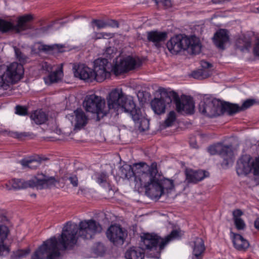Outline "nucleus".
Wrapping results in <instances>:
<instances>
[{
	"mask_svg": "<svg viewBox=\"0 0 259 259\" xmlns=\"http://www.w3.org/2000/svg\"><path fill=\"white\" fill-rule=\"evenodd\" d=\"M15 53L17 59L20 62L24 63L26 61L27 57L21 52L20 49L15 48Z\"/></svg>",
	"mask_w": 259,
	"mask_h": 259,
	"instance_id": "nucleus-42",
	"label": "nucleus"
},
{
	"mask_svg": "<svg viewBox=\"0 0 259 259\" xmlns=\"http://www.w3.org/2000/svg\"><path fill=\"white\" fill-rule=\"evenodd\" d=\"M134 169L131 165L125 163L119 168V176L122 178L130 179L134 177Z\"/></svg>",
	"mask_w": 259,
	"mask_h": 259,
	"instance_id": "nucleus-37",
	"label": "nucleus"
},
{
	"mask_svg": "<svg viewBox=\"0 0 259 259\" xmlns=\"http://www.w3.org/2000/svg\"><path fill=\"white\" fill-rule=\"evenodd\" d=\"M174 187L173 180L166 178L159 179L157 178L156 183L151 185L150 196L159 198L164 193L165 190H172Z\"/></svg>",
	"mask_w": 259,
	"mask_h": 259,
	"instance_id": "nucleus-11",
	"label": "nucleus"
},
{
	"mask_svg": "<svg viewBox=\"0 0 259 259\" xmlns=\"http://www.w3.org/2000/svg\"><path fill=\"white\" fill-rule=\"evenodd\" d=\"M70 65H84V64H80V63H78V64H75V63H73V64H72V63H70Z\"/></svg>",
	"mask_w": 259,
	"mask_h": 259,
	"instance_id": "nucleus-55",
	"label": "nucleus"
},
{
	"mask_svg": "<svg viewBox=\"0 0 259 259\" xmlns=\"http://www.w3.org/2000/svg\"><path fill=\"white\" fill-rule=\"evenodd\" d=\"M98 35H101V37L103 38H112L114 36L113 33L107 32H101L99 33Z\"/></svg>",
	"mask_w": 259,
	"mask_h": 259,
	"instance_id": "nucleus-49",
	"label": "nucleus"
},
{
	"mask_svg": "<svg viewBox=\"0 0 259 259\" xmlns=\"http://www.w3.org/2000/svg\"><path fill=\"white\" fill-rule=\"evenodd\" d=\"M114 65H118L116 63ZM119 65H142L138 57L127 56L124 58Z\"/></svg>",
	"mask_w": 259,
	"mask_h": 259,
	"instance_id": "nucleus-38",
	"label": "nucleus"
},
{
	"mask_svg": "<svg viewBox=\"0 0 259 259\" xmlns=\"http://www.w3.org/2000/svg\"><path fill=\"white\" fill-rule=\"evenodd\" d=\"M139 128L142 132H144L148 130L149 128V121L146 119H142L140 121Z\"/></svg>",
	"mask_w": 259,
	"mask_h": 259,
	"instance_id": "nucleus-45",
	"label": "nucleus"
},
{
	"mask_svg": "<svg viewBox=\"0 0 259 259\" xmlns=\"http://www.w3.org/2000/svg\"><path fill=\"white\" fill-rule=\"evenodd\" d=\"M166 47L172 54H177L182 50H187L192 54L196 55L201 51V44L195 36L188 37L178 34L168 40Z\"/></svg>",
	"mask_w": 259,
	"mask_h": 259,
	"instance_id": "nucleus-3",
	"label": "nucleus"
},
{
	"mask_svg": "<svg viewBox=\"0 0 259 259\" xmlns=\"http://www.w3.org/2000/svg\"><path fill=\"white\" fill-rule=\"evenodd\" d=\"M114 49L111 47L107 48L104 53L105 57H100L96 59L94 62L93 65H108L109 60L114 57Z\"/></svg>",
	"mask_w": 259,
	"mask_h": 259,
	"instance_id": "nucleus-33",
	"label": "nucleus"
},
{
	"mask_svg": "<svg viewBox=\"0 0 259 259\" xmlns=\"http://www.w3.org/2000/svg\"><path fill=\"white\" fill-rule=\"evenodd\" d=\"M157 163L153 162L150 167V169L142 173L137 177L141 185L143 186L146 189V192L150 195V189L151 185L156 183L157 175Z\"/></svg>",
	"mask_w": 259,
	"mask_h": 259,
	"instance_id": "nucleus-12",
	"label": "nucleus"
},
{
	"mask_svg": "<svg viewBox=\"0 0 259 259\" xmlns=\"http://www.w3.org/2000/svg\"><path fill=\"white\" fill-rule=\"evenodd\" d=\"M205 65H211V64L209 63V62H204Z\"/></svg>",
	"mask_w": 259,
	"mask_h": 259,
	"instance_id": "nucleus-56",
	"label": "nucleus"
},
{
	"mask_svg": "<svg viewBox=\"0 0 259 259\" xmlns=\"http://www.w3.org/2000/svg\"><path fill=\"white\" fill-rule=\"evenodd\" d=\"M45 65H47L48 64L46 62Z\"/></svg>",
	"mask_w": 259,
	"mask_h": 259,
	"instance_id": "nucleus-59",
	"label": "nucleus"
},
{
	"mask_svg": "<svg viewBox=\"0 0 259 259\" xmlns=\"http://www.w3.org/2000/svg\"><path fill=\"white\" fill-rule=\"evenodd\" d=\"M235 46L241 52H248L251 47V42L250 39L243 36L236 40Z\"/></svg>",
	"mask_w": 259,
	"mask_h": 259,
	"instance_id": "nucleus-31",
	"label": "nucleus"
},
{
	"mask_svg": "<svg viewBox=\"0 0 259 259\" xmlns=\"http://www.w3.org/2000/svg\"><path fill=\"white\" fill-rule=\"evenodd\" d=\"M106 235L108 239L114 245H120L123 244L127 234L120 226L111 225L107 230Z\"/></svg>",
	"mask_w": 259,
	"mask_h": 259,
	"instance_id": "nucleus-15",
	"label": "nucleus"
},
{
	"mask_svg": "<svg viewBox=\"0 0 259 259\" xmlns=\"http://www.w3.org/2000/svg\"><path fill=\"white\" fill-rule=\"evenodd\" d=\"M97 182L99 184H102L103 183L106 182L107 179V175L104 173H101L98 175L97 177Z\"/></svg>",
	"mask_w": 259,
	"mask_h": 259,
	"instance_id": "nucleus-46",
	"label": "nucleus"
},
{
	"mask_svg": "<svg viewBox=\"0 0 259 259\" xmlns=\"http://www.w3.org/2000/svg\"><path fill=\"white\" fill-rule=\"evenodd\" d=\"M147 37L149 41L153 42L156 47H158L160 42L166 39L167 33L165 31L152 30L147 32Z\"/></svg>",
	"mask_w": 259,
	"mask_h": 259,
	"instance_id": "nucleus-22",
	"label": "nucleus"
},
{
	"mask_svg": "<svg viewBox=\"0 0 259 259\" xmlns=\"http://www.w3.org/2000/svg\"><path fill=\"white\" fill-rule=\"evenodd\" d=\"M150 166H149L145 162H139L134 163L133 164L134 169V176L135 177V179L137 181V177H139L140 175L144 173L147 170L150 169Z\"/></svg>",
	"mask_w": 259,
	"mask_h": 259,
	"instance_id": "nucleus-36",
	"label": "nucleus"
},
{
	"mask_svg": "<svg viewBox=\"0 0 259 259\" xmlns=\"http://www.w3.org/2000/svg\"><path fill=\"white\" fill-rule=\"evenodd\" d=\"M92 23L95 25L98 29L106 27L118 28L119 27L118 21L113 19H93Z\"/></svg>",
	"mask_w": 259,
	"mask_h": 259,
	"instance_id": "nucleus-29",
	"label": "nucleus"
},
{
	"mask_svg": "<svg viewBox=\"0 0 259 259\" xmlns=\"http://www.w3.org/2000/svg\"><path fill=\"white\" fill-rule=\"evenodd\" d=\"M208 151L211 155L219 154L224 159L223 163L225 165H228L232 162L233 152L231 145L218 144L209 147Z\"/></svg>",
	"mask_w": 259,
	"mask_h": 259,
	"instance_id": "nucleus-13",
	"label": "nucleus"
},
{
	"mask_svg": "<svg viewBox=\"0 0 259 259\" xmlns=\"http://www.w3.org/2000/svg\"><path fill=\"white\" fill-rule=\"evenodd\" d=\"M161 93L163 96L167 97L168 104L172 101L175 103L176 109L178 112L192 114L194 111V103L191 98L180 100L178 95L174 91H168L165 89H161Z\"/></svg>",
	"mask_w": 259,
	"mask_h": 259,
	"instance_id": "nucleus-9",
	"label": "nucleus"
},
{
	"mask_svg": "<svg viewBox=\"0 0 259 259\" xmlns=\"http://www.w3.org/2000/svg\"><path fill=\"white\" fill-rule=\"evenodd\" d=\"M13 136L17 137V138H21L22 137L26 136L25 133H19L18 132H15L13 133Z\"/></svg>",
	"mask_w": 259,
	"mask_h": 259,
	"instance_id": "nucleus-51",
	"label": "nucleus"
},
{
	"mask_svg": "<svg viewBox=\"0 0 259 259\" xmlns=\"http://www.w3.org/2000/svg\"><path fill=\"white\" fill-rule=\"evenodd\" d=\"M64 45L54 44L52 45H47L38 44L37 50L39 52H44L46 53L55 54L63 53L65 51Z\"/></svg>",
	"mask_w": 259,
	"mask_h": 259,
	"instance_id": "nucleus-23",
	"label": "nucleus"
},
{
	"mask_svg": "<svg viewBox=\"0 0 259 259\" xmlns=\"http://www.w3.org/2000/svg\"><path fill=\"white\" fill-rule=\"evenodd\" d=\"M20 163L24 167H28L31 169H35L40 165V162L36 160L23 159Z\"/></svg>",
	"mask_w": 259,
	"mask_h": 259,
	"instance_id": "nucleus-40",
	"label": "nucleus"
},
{
	"mask_svg": "<svg viewBox=\"0 0 259 259\" xmlns=\"http://www.w3.org/2000/svg\"><path fill=\"white\" fill-rule=\"evenodd\" d=\"M74 75L84 80L92 81L94 80L93 67L90 68L88 66H74L73 68Z\"/></svg>",
	"mask_w": 259,
	"mask_h": 259,
	"instance_id": "nucleus-17",
	"label": "nucleus"
},
{
	"mask_svg": "<svg viewBox=\"0 0 259 259\" xmlns=\"http://www.w3.org/2000/svg\"><path fill=\"white\" fill-rule=\"evenodd\" d=\"M179 232L173 230L165 238H162L154 233H144L141 236V241L145 249L156 251L157 254L154 257L159 258L160 251L171 241L179 237Z\"/></svg>",
	"mask_w": 259,
	"mask_h": 259,
	"instance_id": "nucleus-5",
	"label": "nucleus"
},
{
	"mask_svg": "<svg viewBox=\"0 0 259 259\" xmlns=\"http://www.w3.org/2000/svg\"><path fill=\"white\" fill-rule=\"evenodd\" d=\"M8 233V228L5 225H0V256L6 255L9 253V248L4 244Z\"/></svg>",
	"mask_w": 259,
	"mask_h": 259,
	"instance_id": "nucleus-24",
	"label": "nucleus"
},
{
	"mask_svg": "<svg viewBox=\"0 0 259 259\" xmlns=\"http://www.w3.org/2000/svg\"><path fill=\"white\" fill-rule=\"evenodd\" d=\"M15 113L20 115H25L28 113L27 108L26 107L17 105L15 107Z\"/></svg>",
	"mask_w": 259,
	"mask_h": 259,
	"instance_id": "nucleus-43",
	"label": "nucleus"
},
{
	"mask_svg": "<svg viewBox=\"0 0 259 259\" xmlns=\"http://www.w3.org/2000/svg\"><path fill=\"white\" fill-rule=\"evenodd\" d=\"M107 105L105 100L101 96L95 94L87 95L83 103V107L88 112L96 113L99 120L110 111L124 112L129 113L135 122L140 120V111L136 108L133 101H127V98L121 89L112 90L106 97Z\"/></svg>",
	"mask_w": 259,
	"mask_h": 259,
	"instance_id": "nucleus-2",
	"label": "nucleus"
},
{
	"mask_svg": "<svg viewBox=\"0 0 259 259\" xmlns=\"http://www.w3.org/2000/svg\"><path fill=\"white\" fill-rule=\"evenodd\" d=\"M109 66H93L95 73L94 80L98 82H102L105 79L109 78L112 73L118 76L130 71L136 70L140 66H111V68L106 67Z\"/></svg>",
	"mask_w": 259,
	"mask_h": 259,
	"instance_id": "nucleus-8",
	"label": "nucleus"
},
{
	"mask_svg": "<svg viewBox=\"0 0 259 259\" xmlns=\"http://www.w3.org/2000/svg\"><path fill=\"white\" fill-rule=\"evenodd\" d=\"M255 102V101L253 99H248L245 101L242 104V106L240 107L236 104H232L233 105H235L237 107V110H236V111H234V112L233 111L232 112H230V115L233 114L240 111L246 110V109L254 105Z\"/></svg>",
	"mask_w": 259,
	"mask_h": 259,
	"instance_id": "nucleus-39",
	"label": "nucleus"
},
{
	"mask_svg": "<svg viewBox=\"0 0 259 259\" xmlns=\"http://www.w3.org/2000/svg\"><path fill=\"white\" fill-rule=\"evenodd\" d=\"M254 227L257 229H259V222H258L257 219L254 222Z\"/></svg>",
	"mask_w": 259,
	"mask_h": 259,
	"instance_id": "nucleus-53",
	"label": "nucleus"
},
{
	"mask_svg": "<svg viewBox=\"0 0 259 259\" xmlns=\"http://www.w3.org/2000/svg\"><path fill=\"white\" fill-rule=\"evenodd\" d=\"M213 66H200L188 74L189 77L203 80L211 76L214 72Z\"/></svg>",
	"mask_w": 259,
	"mask_h": 259,
	"instance_id": "nucleus-18",
	"label": "nucleus"
},
{
	"mask_svg": "<svg viewBox=\"0 0 259 259\" xmlns=\"http://www.w3.org/2000/svg\"><path fill=\"white\" fill-rule=\"evenodd\" d=\"M6 187L8 188V190H11V188H8V185H6Z\"/></svg>",
	"mask_w": 259,
	"mask_h": 259,
	"instance_id": "nucleus-58",
	"label": "nucleus"
},
{
	"mask_svg": "<svg viewBox=\"0 0 259 259\" xmlns=\"http://www.w3.org/2000/svg\"><path fill=\"white\" fill-rule=\"evenodd\" d=\"M125 257L126 259H143L144 253L141 248L133 247L126 251Z\"/></svg>",
	"mask_w": 259,
	"mask_h": 259,
	"instance_id": "nucleus-32",
	"label": "nucleus"
},
{
	"mask_svg": "<svg viewBox=\"0 0 259 259\" xmlns=\"http://www.w3.org/2000/svg\"><path fill=\"white\" fill-rule=\"evenodd\" d=\"M103 38V37H101V35H99V36L97 37V38H98V39H100V38Z\"/></svg>",
	"mask_w": 259,
	"mask_h": 259,
	"instance_id": "nucleus-57",
	"label": "nucleus"
},
{
	"mask_svg": "<svg viewBox=\"0 0 259 259\" xmlns=\"http://www.w3.org/2000/svg\"><path fill=\"white\" fill-rule=\"evenodd\" d=\"M60 65H64V64L63 63H61Z\"/></svg>",
	"mask_w": 259,
	"mask_h": 259,
	"instance_id": "nucleus-60",
	"label": "nucleus"
},
{
	"mask_svg": "<svg viewBox=\"0 0 259 259\" xmlns=\"http://www.w3.org/2000/svg\"><path fill=\"white\" fill-rule=\"evenodd\" d=\"M9 65H21V63H18L17 62H13V63H12L11 64H10Z\"/></svg>",
	"mask_w": 259,
	"mask_h": 259,
	"instance_id": "nucleus-54",
	"label": "nucleus"
},
{
	"mask_svg": "<svg viewBox=\"0 0 259 259\" xmlns=\"http://www.w3.org/2000/svg\"><path fill=\"white\" fill-rule=\"evenodd\" d=\"M236 171L239 176L252 174V178L256 185L259 184V156H242L237 161Z\"/></svg>",
	"mask_w": 259,
	"mask_h": 259,
	"instance_id": "nucleus-6",
	"label": "nucleus"
},
{
	"mask_svg": "<svg viewBox=\"0 0 259 259\" xmlns=\"http://www.w3.org/2000/svg\"><path fill=\"white\" fill-rule=\"evenodd\" d=\"M75 115V128L80 129L86 125L88 118L84 112L80 109H77L74 111Z\"/></svg>",
	"mask_w": 259,
	"mask_h": 259,
	"instance_id": "nucleus-28",
	"label": "nucleus"
},
{
	"mask_svg": "<svg viewBox=\"0 0 259 259\" xmlns=\"http://www.w3.org/2000/svg\"><path fill=\"white\" fill-rule=\"evenodd\" d=\"M253 53L255 56H259V38H256L255 46L253 49Z\"/></svg>",
	"mask_w": 259,
	"mask_h": 259,
	"instance_id": "nucleus-47",
	"label": "nucleus"
},
{
	"mask_svg": "<svg viewBox=\"0 0 259 259\" xmlns=\"http://www.w3.org/2000/svg\"><path fill=\"white\" fill-rule=\"evenodd\" d=\"M63 66H42L43 73L49 72L47 78H45L46 83L51 84L61 80L63 76Z\"/></svg>",
	"mask_w": 259,
	"mask_h": 259,
	"instance_id": "nucleus-14",
	"label": "nucleus"
},
{
	"mask_svg": "<svg viewBox=\"0 0 259 259\" xmlns=\"http://www.w3.org/2000/svg\"><path fill=\"white\" fill-rule=\"evenodd\" d=\"M163 88H160L158 92L160 94V98H154L151 102V106L154 112L157 114H163L165 111L166 104L167 103V97L163 96L161 93V89Z\"/></svg>",
	"mask_w": 259,
	"mask_h": 259,
	"instance_id": "nucleus-20",
	"label": "nucleus"
},
{
	"mask_svg": "<svg viewBox=\"0 0 259 259\" xmlns=\"http://www.w3.org/2000/svg\"><path fill=\"white\" fill-rule=\"evenodd\" d=\"M29 252V250H20L17 252L16 255L18 257H22L28 254Z\"/></svg>",
	"mask_w": 259,
	"mask_h": 259,
	"instance_id": "nucleus-48",
	"label": "nucleus"
},
{
	"mask_svg": "<svg viewBox=\"0 0 259 259\" xmlns=\"http://www.w3.org/2000/svg\"><path fill=\"white\" fill-rule=\"evenodd\" d=\"M33 19V16L31 14L23 15L18 18L16 25H14L11 22L0 19V31L3 33L10 31L20 32L26 29V24L31 21Z\"/></svg>",
	"mask_w": 259,
	"mask_h": 259,
	"instance_id": "nucleus-10",
	"label": "nucleus"
},
{
	"mask_svg": "<svg viewBox=\"0 0 259 259\" xmlns=\"http://www.w3.org/2000/svg\"><path fill=\"white\" fill-rule=\"evenodd\" d=\"M232 234L234 247L239 251H245L249 246L248 241L239 234Z\"/></svg>",
	"mask_w": 259,
	"mask_h": 259,
	"instance_id": "nucleus-25",
	"label": "nucleus"
},
{
	"mask_svg": "<svg viewBox=\"0 0 259 259\" xmlns=\"http://www.w3.org/2000/svg\"><path fill=\"white\" fill-rule=\"evenodd\" d=\"M66 22V21H62V19H56L54 21H51L50 23H48V20L46 18H43L39 21V25L40 27L38 30L41 33H46L51 29H53L54 28H56L54 27L55 24H59L62 25Z\"/></svg>",
	"mask_w": 259,
	"mask_h": 259,
	"instance_id": "nucleus-27",
	"label": "nucleus"
},
{
	"mask_svg": "<svg viewBox=\"0 0 259 259\" xmlns=\"http://www.w3.org/2000/svg\"><path fill=\"white\" fill-rule=\"evenodd\" d=\"M176 119V113L172 111L167 115V116L164 122V126L165 127L171 126Z\"/></svg>",
	"mask_w": 259,
	"mask_h": 259,
	"instance_id": "nucleus-41",
	"label": "nucleus"
},
{
	"mask_svg": "<svg viewBox=\"0 0 259 259\" xmlns=\"http://www.w3.org/2000/svg\"><path fill=\"white\" fill-rule=\"evenodd\" d=\"M192 246L193 249V254L198 258H199L200 255L205 250L204 241L201 238L196 237L192 242Z\"/></svg>",
	"mask_w": 259,
	"mask_h": 259,
	"instance_id": "nucleus-30",
	"label": "nucleus"
},
{
	"mask_svg": "<svg viewBox=\"0 0 259 259\" xmlns=\"http://www.w3.org/2000/svg\"><path fill=\"white\" fill-rule=\"evenodd\" d=\"M10 183L11 184L13 189L19 190L34 187L35 180L32 179L28 181H25L24 180L20 179H13L10 181Z\"/></svg>",
	"mask_w": 259,
	"mask_h": 259,
	"instance_id": "nucleus-26",
	"label": "nucleus"
},
{
	"mask_svg": "<svg viewBox=\"0 0 259 259\" xmlns=\"http://www.w3.org/2000/svg\"><path fill=\"white\" fill-rule=\"evenodd\" d=\"M208 176L209 172L205 170H189L186 171V180L188 183H196Z\"/></svg>",
	"mask_w": 259,
	"mask_h": 259,
	"instance_id": "nucleus-21",
	"label": "nucleus"
},
{
	"mask_svg": "<svg viewBox=\"0 0 259 259\" xmlns=\"http://www.w3.org/2000/svg\"><path fill=\"white\" fill-rule=\"evenodd\" d=\"M6 217L0 212V225H3L2 223L7 221Z\"/></svg>",
	"mask_w": 259,
	"mask_h": 259,
	"instance_id": "nucleus-50",
	"label": "nucleus"
},
{
	"mask_svg": "<svg viewBox=\"0 0 259 259\" xmlns=\"http://www.w3.org/2000/svg\"><path fill=\"white\" fill-rule=\"evenodd\" d=\"M233 220L236 229L238 230H243L246 227L245 223L241 217L243 213L241 210L237 209L233 211Z\"/></svg>",
	"mask_w": 259,
	"mask_h": 259,
	"instance_id": "nucleus-34",
	"label": "nucleus"
},
{
	"mask_svg": "<svg viewBox=\"0 0 259 259\" xmlns=\"http://www.w3.org/2000/svg\"><path fill=\"white\" fill-rule=\"evenodd\" d=\"M230 39L228 31L226 29H220L214 34L213 42L219 49L224 50L225 45Z\"/></svg>",
	"mask_w": 259,
	"mask_h": 259,
	"instance_id": "nucleus-19",
	"label": "nucleus"
},
{
	"mask_svg": "<svg viewBox=\"0 0 259 259\" xmlns=\"http://www.w3.org/2000/svg\"><path fill=\"white\" fill-rule=\"evenodd\" d=\"M23 66H0V87L8 90L23 77Z\"/></svg>",
	"mask_w": 259,
	"mask_h": 259,
	"instance_id": "nucleus-7",
	"label": "nucleus"
},
{
	"mask_svg": "<svg viewBox=\"0 0 259 259\" xmlns=\"http://www.w3.org/2000/svg\"><path fill=\"white\" fill-rule=\"evenodd\" d=\"M199 111L209 117H213L223 114L224 112H234L237 107L228 103H223L220 100L205 97L199 105Z\"/></svg>",
	"mask_w": 259,
	"mask_h": 259,
	"instance_id": "nucleus-4",
	"label": "nucleus"
},
{
	"mask_svg": "<svg viewBox=\"0 0 259 259\" xmlns=\"http://www.w3.org/2000/svg\"><path fill=\"white\" fill-rule=\"evenodd\" d=\"M34 187L38 189L51 188L56 186L59 180L54 177H49L43 174H38L34 178Z\"/></svg>",
	"mask_w": 259,
	"mask_h": 259,
	"instance_id": "nucleus-16",
	"label": "nucleus"
},
{
	"mask_svg": "<svg viewBox=\"0 0 259 259\" xmlns=\"http://www.w3.org/2000/svg\"><path fill=\"white\" fill-rule=\"evenodd\" d=\"M30 118L37 124H43L48 119L47 115L41 110L35 111L31 114Z\"/></svg>",
	"mask_w": 259,
	"mask_h": 259,
	"instance_id": "nucleus-35",
	"label": "nucleus"
},
{
	"mask_svg": "<svg viewBox=\"0 0 259 259\" xmlns=\"http://www.w3.org/2000/svg\"><path fill=\"white\" fill-rule=\"evenodd\" d=\"M229 0H211V2L213 4H220L224 3L226 1H228Z\"/></svg>",
	"mask_w": 259,
	"mask_h": 259,
	"instance_id": "nucleus-52",
	"label": "nucleus"
},
{
	"mask_svg": "<svg viewBox=\"0 0 259 259\" xmlns=\"http://www.w3.org/2000/svg\"><path fill=\"white\" fill-rule=\"evenodd\" d=\"M102 230L100 224L93 220L81 221L78 226L68 222L64 226L58 241L56 237H53L44 241L34 252L31 259H44L45 257L46 259H58L60 255L59 250H65L73 246L78 237L90 239Z\"/></svg>",
	"mask_w": 259,
	"mask_h": 259,
	"instance_id": "nucleus-1",
	"label": "nucleus"
},
{
	"mask_svg": "<svg viewBox=\"0 0 259 259\" xmlns=\"http://www.w3.org/2000/svg\"><path fill=\"white\" fill-rule=\"evenodd\" d=\"M67 180L69 181L70 183L74 187H77L78 185V178L75 175H70L67 177Z\"/></svg>",
	"mask_w": 259,
	"mask_h": 259,
	"instance_id": "nucleus-44",
	"label": "nucleus"
}]
</instances>
